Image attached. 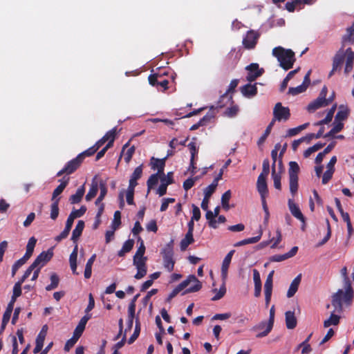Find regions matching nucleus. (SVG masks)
<instances>
[{
    "instance_id": "nucleus-1",
    "label": "nucleus",
    "mask_w": 354,
    "mask_h": 354,
    "mask_svg": "<svg viewBox=\"0 0 354 354\" xmlns=\"http://www.w3.org/2000/svg\"><path fill=\"white\" fill-rule=\"evenodd\" d=\"M138 241H140V246L137 250L135 255L133 256V263L136 266L138 272L134 276L136 279H140L143 278L147 272V257H145V246L143 241L140 237L138 238Z\"/></svg>"
},
{
    "instance_id": "nucleus-2",
    "label": "nucleus",
    "mask_w": 354,
    "mask_h": 354,
    "mask_svg": "<svg viewBox=\"0 0 354 354\" xmlns=\"http://www.w3.org/2000/svg\"><path fill=\"white\" fill-rule=\"evenodd\" d=\"M272 55L277 57L280 66L285 70L291 68L295 61L294 52L281 46L272 49Z\"/></svg>"
},
{
    "instance_id": "nucleus-3",
    "label": "nucleus",
    "mask_w": 354,
    "mask_h": 354,
    "mask_svg": "<svg viewBox=\"0 0 354 354\" xmlns=\"http://www.w3.org/2000/svg\"><path fill=\"white\" fill-rule=\"evenodd\" d=\"M191 283H194V286L189 287L187 290H185V291L183 292V295L188 292H197L202 287L201 282L194 275H189L186 280L181 282L175 289L173 290V291L168 296L167 301H170L174 297H175L178 295L179 292H180L186 287H187L189 284Z\"/></svg>"
},
{
    "instance_id": "nucleus-4",
    "label": "nucleus",
    "mask_w": 354,
    "mask_h": 354,
    "mask_svg": "<svg viewBox=\"0 0 354 354\" xmlns=\"http://www.w3.org/2000/svg\"><path fill=\"white\" fill-rule=\"evenodd\" d=\"M343 290H339L336 293L333 295L332 305L334 306L335 310L331 313L330 317L324 321V326L328 328L331 325H337L339 322V317L335 315V312L340 313L342 310V300H344L342 297Z\"/></svg>"
},
{
    "instance_id": "nucleus-5",
    "label": "nucleus",
    "mask_w": 354,
    "mask_h": 354,
    "mask_svg": "<svg viewBox=\"0 0 354 354\" xmlns=\"http://www.w3.org/2000/svg\"><path fill=\"white\" fill-rule=\"evenodd\" d=\"M173 246L174 241L171 240V241L163 248L161 252L163 258L164 268L169 272L174 270L175 265Z\"/></svg>"
},
{
    "instance_id": "nucleus-6",
    "label": "nucleus",
    "mask_w": 354,
    "mask_h": 354,
    "mask_svg": "<svg viewBox=\"0 0 354 354\" xmlns=\"http://www.w3.org/2000/svg\"><path fill=\"white\" fill-rule=\"evenodd\" d=\"M274 306H272L270 310V317L268 322H262L260 324H259L257 326H256L257 329H260L261 328H263L265 326H266V330L263 332L259 333L257 335V337L261 338L266 337L268 335V333L271 331L273 324H274Z\"/></svg>"
},
{
    "instance_id": "nucleus-7",
    "label": "nucleus",
    "mask_w": 354,
    "mask_h": 354,
    "mask_svg": "<svg viewBox=\"0 0 354 354\" xmlns=\"http://www.w3.org/2000/svg\"><path fill=\"white\" fill-rule=\"evenodd\" d=\"M341 273L344 277L345 292H343L342 297L345 302H350L353 297V290L351 287V283L347 275V268L344 267L341 270Z\"/></svg>"
},
{
    "instance_id": "nucleus-8",
    "label": "nucleus",
    "mask_w": 354,
    "mask_h": 354,
    "mask_svg": "<svg viewBox=\"0 0 354 354\" xmlns=\"http://www.w3.org/2000/svg\"><path fill=\"white\" fill-rule=\"evenodd\" d=\"M273 115L274 122L278 121H286L289 119L290 113V110L288 107H284L281 105V103L278 102L275 104L273 110Z\"/></svg>"
},
{
    "instance_id": "nucleus-9",
    "label": "nucleus",
    "mask_w": 354,
    "mask_h": 354,
    "mask_svg": "<svg viewBox=\"0 0 354 354\" xmlns=\"http://www.w3.org/2000/svg\"><path fill=\"white\" fill-rule=\"evenodd\" d=\"M259 36V34L254 30L248 31L243 39V45L247 49L254 48L257 43Z\"/></svg>"
},
{
    "instance_id": "nucleus-10",
    "label": "nucleus",
    "mask_w": 354,
    "mask_h": 354,
    "mask_svg": "<svg viewBox=\"0 0 354 354\" xmlns=\"http://www.w3.org/2000/svg\"><path fill=\"white\" fill-rule=\"evenodd\" d=\"M245 69L248 71V75L246 76V80L249 82L254 81L257 77H260L264 70L263 68H259V64L256 63H252L246 66Z\"/></svg>"
},
{
    "instance_id": "nucleus-11",
    "label": "nucleus",
    "mask_w": 354,
    "mask_h": 354,
    "mask_svg": "<svg viewBox=\"0 0 354 354\" xmlns=\"http://www.w3.org/2000/svg\"><path fill=\"white\" fill-rule=\"evenodd\" d=\"M333 100V95L331 97L326 99V98H322L321 97H318L316 100L310 102L308 105V111L310 112H314L317 109L326 106L329 104Z\"/></svg>"
},
{
    "instance_id": "nucleus-12",
    "label": "nucleus",
    "mask_w": 354,
    "mask_h": 354,
    "mask_svg": "<svg viewBox=\"0 0 354 354\" xmlns=\"http://www.w3.org/2000/svg\"><path fill=\"white\" fill-rule=\"evenodd\" d=\"M343 61L346 59V66L344 68V73L348 74L352 68L354 61V52L352 49L348 47L346 50L343 49Z\"/></svg>"
},
{
    "instance_id": "nucleus-13",
    "label": "nucleus",
    "mask_w": 354,
    "mask_h": 354,
    "mask_svg": "<svg viewBox=\"0 0 354 354\" xmlns=\"http://www.w3.org/2000/svg\"><path fill=\"white\" fill-rule=\"evenodd\" d=\"M53 253L51 250L42 252L32 263L36 267L41 268L53 257Z\"/></svg>"
},
{
    "instance_id": "nucleus-14",
    "label": "nucleus",
    "mask_w": 354,
    "mask_h": 354,
    "mask_svg": "<svg viewBox=\"0 0 354 354\" xmlns=\"http://www.w3.org/2000/svg\"><path fill=\"white\" fill-rule=\"evenodd\" d=\"M354 44V23L346 29V33L342 37V47L340 49L345 50V47Z\"/></svg>"
},
{
    "instance_id": "nucleus-15",
    "label": "nucleus",
    "mask_w": 354,
    "mask_h": 354,
    "mask_svg": "<svg viewBox=\"0 0 354 354\" xmlns=\"http://www.w3.org/2000/svg\"><path fill=\"white\" fill-rule=\"evenodd\" d=\"M343 49H339L335 55L333 59V68L329 73V77L332 76L333 73L341 68L343 64Z\"/></svg>"
},
{
    "instance_id": "nucleus-16",
    "label": "nucleus",
    "mask_w": 354,
    "mask_h": 354,
    "mask_svg": "<svg viewBox=\"0 0 354 354\" xmlns=\"http://www.w3.org/2000/svg\"><path fill=\"white\" fill-rule=\"evenodd\" d=\"M83 161V154H79L75 158L69 161L65 166L66 174H71L74 172Z\"/></svg>"
},
{
    "instance_id": "nucleus-17",
    "label": "nucleus",
    "mask_w": 354,
    "mask_h": 354,
    "mask_svg": "<svg viewBox=\"0 0 354 354\" xmlns=\"http://www.w3.org/2000/svg\"><path fill=\"white\" fill-rule=\"evenodd\" d=\"M238 84H239L238 80H233L231 81L227 92L221 97V100L218 102L217 108H222L224 106V104H223L221 103V102L223 100L227 99L228 101H231L232 100V97L229 96L228 93L234 92V91L235 88L237 86Z\"/></svg>"
},
{
    "instance_id": "nucleus-18",
    "label": "nucleus",
    "mask_w": 354,
    "mask_h": 354,
    "mask_svg": "<svg viewBox=\"0 0 354 354\" xmlns=\"http://www.w3.org/2000/svg\"><path fill=\"white\" fill-rule=\"evenodd\" d=\"M288 207L291 214L304 224L305 218L300 211L299 207L294 203L293 200H288Z\"/></svg>"
},
{
    "instance_id": "nucleus-19",
    "label": "nucleus",
    "mask_w": 354,
    "mask_h": 354,
    "mask_svg": "<svg viewBox=\"0 0 354 354\" xmlns=\"http://www.w3.org/2000/svg\"><path fill=\"white\" fill-rule=\"evenodd\" d=\"M257 188L259 192L261 197H266L268 194V187L266 183V178L263 175H259L257 182Z\"/></svg>"
},
{
    "instance_id": "nucleus-20",
    "label": "nucleus",
    "mask_w": 354,
    "mask_h": 354,
    "mask_svg": "<svg viewBox=\"0 0 354 354\" xmlns=\"http://www.w3.org/2000/svg\"><path fill=\"white\" fill-rule=\"evenodd\" d=\"M90 317H91L88 315H85L80 319L78 325L75 328L74 333H73L74 337H75L76 339H78L80 338V337L82 335L83 331L84 330L86 324L87 322L88 321V319H90Z\"/></svg>"
},
{
    "instance_id": "nucleus-21",
    "label": "nucleus",
    "mask_w": 354,
    "mask_h": 354,
    "mask_svg": "<svg viewBox=\"0 0 354 354\" xmlns=\"http://www.w3.org/2000/svg\"><path fill=\"white\" fill-rule=\"evenodd\" d=\"M160 77H161V76L158 74H153V75H149V84L152 86H160L161 87H162L164 88V90H165L167 88V85H168L169 82L167 80H163L160 81L158 79Z\"/></svg>"
},
{
    "instance_id": "nucleus-22",
    "label": "nucleus",
    "mask_w": 354,
    "mask_h": 354,
    "mask_svg": "<svg viewBox=\"0 0 354 354\" xmlns=\"http://www.w3.org/2000/svg\"><path fill=\"white\" fill-rule=\"evenodd\" d=\"M234 252V250H231L225 257L221 267V274L223 279L225 280L227 276V270L229 268L232 255Z\"/></svg>"
},
{
    "instance_id": "nucleus-23",
    "label": "nucleus",
    "mask_w": 354,
    "mask_h": 354,
    "mask_svg": "<svg viewBox=\"0 0 354 354\" xmlns=\"http://www.w3.org/2000/svg\"><path fill=\"white\" fill-rule=\"evenodd\" d=\"M221 179V174H218V176L214 178L211 185L207 187L204 189V196L210 198L212 194L215 192L217 186L218 182Z\"/></svg>"
},
{
    "instance_id": "nucleus-24",
    "label": "nucleus",
    "mask_w": 354,
    "mask_h": 354,
    "mask_svg": "<svg viewBox=\"0 0 354 354\" xmlns=\"http://www.w3.org/2000/svg\"><path fill=\"white\" fill-rule=\"evenodd\" d=\"M142 174V165H140L135 169L134 171L131 176L129 186L136 187V186L137 185V180L141 178Z\"/></svg>"
},
{
    "instance_id": "nucleus-25",
    "label": "nucleus",
    "mask_w": 354,
    "mask_h": 354,
    "mask_svg": "<svg viewBox=\"0 0 354 354\" xmlns=\"http://www.w3.org/2000/svg\"><path fill=\"white\" fill-rule=\"evenodd\" d=\"M301 274H299L296 278L294 279V280L290 283V286L289 287V289L287 292V297L288 298H290L294 296V295L296 293V292L298 290L299 283L301 282Z\"/></svg>"
},
{
    "instance_id": "nucleus-26",
    "label": "nucleus",
    "mask_w": 354,
    "mask_h": 354,
    "mask_svg": "<svg viewBox=\"0 0 354 354\" xmlns=\"http://www.w3.org/2000/svg\"><path fill=\"white\" fill-rule=\"evenodd\" d=\"M286 324L288 329H293L297 326V319L294 312L288 311L286 313Z\"/></svg>"
},
{
    "instance_id": "nucleus-27",
    "label": "nucleus",
    "mask_w": 354,
    "mask_h": 354,
    "mask_svg": "<svg viewBox=\"0 0 354 354\" xmlns=\"http://www.w3.org/2000/svg\"><path fill=\"white\" fill-rule=\"evenodd\" d=\"M241 93L244 96L252 97L257 94V88L256 84H246L241 88Z\"/></svg>"
},
{
    "instance_id": "nucleus-28",
    "label": "nucleus",
    "mask_w": 354,
    "mask_h": 354,
    "mask_svg": "<svg viewBox=\"0 0 354 354\" xmlns=\"http://www.w3.org/2000/svg\"><path fill=\"white\" fill-rule=\"evenodd\" d=\"M85 192L84 185L77 189L76 193L71 196L69 201L71 204L78 203L81 201Z\"/></svg>"
},
{
    "instance_id": "nucleus-29",
    "label": "nucleus",
    "mask_w": 354,
    "mask_h": 354,
    "mask_svg": "<svg viewBox=\"0 0 354 354\" xmlns=\"http://www.w3.org/2000/svg\"><path fill=\"white\" fill-rule=\"evenodd\" d=\"M77 245L69 257L70 266L73 274H77Z\"/></svg>"
},
{
    "instance_id": "nucleus-30",
    "label": "nucleus",
    "mask_w": 354,
    "mask_h": 354,
    "mask_svg": "<svg viewBox=\"0 0 354 354\" xmlns=\"http://www.w3.org/2000/svg\"><path fill=\"white\" fill-rule=\"evenodd\" d=\"M36 242H37V240L35 239V237H31L29 239L28 244L26 245V254L22 257L26 261H27L32 256Z\"/></svg>"
},
{
    "instance_id": "nucleus-31",
    "label": "nucleus",
    "mask_w": 354,
    "mask_h": 354,
    "mask_svg": "<svg viewBox=\"0 0 354 354\" xmlns=\"http://www.w3.org/2000/svg\"><path fill=\"white\" fill-rule=\"evenodd\" d=\"M84 227V222L83 221H79L73 230L72 233V240L75 242L79 237L81 236L82 231Z\"/></svg>"
},
{
    "instance_id": "nucleus-32",
    "label": "nucleus",
    "mask_w": 354,
    "mask_h": 354,
    "mask_svg": "<svg viewBox=\"0 0 354 354\" xmlns=\"http://www.w3.org/2000/svg\"><path fill=\"white\" fill-rule=\"evenodd\" d=\"M349 114V109L347 106L341 105L339 111L335 115V121H342L346 120Z\"/></svg>"
},
{
    "instance_id": "nucleus-33",
    "label": "nucleus",
    "mask_w": 354,
    "mask_h": 354,
    "mask_svg": "<svg viewBox=\"0 0 354 354\" xmlns=\"http://www.w3.org/2000/svg\"><path fill=\"white\" fill-rule=\"evenodd\" d=\"M151 160L154 161V162H152V169H158L157 174H159L160 175L163 174L164 167H165V158L158 159V158H155L153 157L151 158Z\"/></svg>"
},
{
    "instance_id": "nucleus-34",
    "label": "nucleus",
    "mask_w": 354,
    "mask_h": 354,
    "mask_svg": "<svg viewBox=\"0 0 354 354\" xmlns=\"http://www.w3.org/2000/svg\"><path fill=\"white\" fill-rule=\"evenodd\" d=\"M194 241L193 234L187 232L185 237L180 241V250L185 251L188 245L192 244Z\"/></svg>"
},
{
    "instance_id": "nucleus-35",
    "label": "nucleus",
    "mask_w": 354,
    "mask_h": 354,
    "mask_svg": "<svg viewBox=\"0 0 354 354\" xmlns=\"http://www.w3.org/2000/svg\"><path fill=\"white\" fill-rule=\"evenodd\" d=\"M214 117V113L207 114L202 119H201L198 123L192 126V127L190 128V130H192V131L196 130L198 128H199L200 127L206 124V123L207 122H209Z\"/></svg>"
},
{
    "instance_id": "nucleus-36",
    "label": "nucleus",
    "mask_w": 354,
    "mask_h": 354,
    "mask_svg": "<svg viewBox=\"0 0 354 354\" xmlns=\"http://www.w3.org/2000/svg\"><path fill=\"white\" fill-rule=\"evenodd\" d=\"M96 258V254H94L92 255V257L88 260L85 270H84V277L86 279H89L91 276L92 272V266L93 264V262L95 261Z\"/></svg>"
},
{
    "instance_id": "nucleus-37",
    "label": "nucleus",
    "mask_w": 354,
    "mask_h": 354,
    "mask_svg": "<svg viewBox=\"0 0 354 354\" xmlns=\"http://www.w3.org/2000/svg\"><path fill=\"white\" fill-rule=\"evenodd\" d=\"M289 178H298V173L299 172V165L294 161H291L289 163Z\"/></svg>"
},
{
    "instance_id": "nucleus-38",
    "label": "nucleus",
    "mask_w": 354,
    "mask_h": 354,
    "mask_svg": "<svg viewBox=\"0 0 354 354\" xmlns=\"http://www.w3.org/2000/svg\"><path fill=\"white\" fill-rule=\"evenodd\" d=\"M335 109H336V105L333 106L332 108L328 111V112L326 115V117L324 120H320L318 122H317L315 124V125L321 126L324 124L329 123L333 119Z\"/></svg>"
},
{
    "instance_id": "nucleus-39",
    "label": "nucleus",
    "mask_w": 354,
    "mask_h": 354,
    "mask_svg": "<svg viewBox=\"0 0 354 354\" xmlns=\"http://www.w3.org/2000/svg\"><path fill=\"white\" fill-rule=\"evenodd\" d=\"M68 183V178L64 181H62L61 184L53 191V196H52V201H55V200H57L58 198H56L59 194H62V192L64 191L66 185Z\"/></svg>"
},
{
    "instance_id": "nucleus-40",
    "label": "nucleus",
    "mask_w": 354,
    "mask_h": 354,
    "mask_svg": "<svg viewBox=\"0 0 354 354\" xmlns=\"http://www.w3.org/2000/svg\"><path fill=\"white\" fill-rule=\"evenodd\" d=\"M231 191L230 190H227L226 191L223 195H222V197H221V204H222V206L223 207V209H225V210H228L230 209V205H229V201L231 198Z\"/></svg>"
},
{
    "instance_id": "nucleus-41",
    "label": "nucleus",
    "mask_w": 354,
    "mask_h": 354,
    "mask_svg": "<svg viewBox=\"0 0 354 354\" xmlns=\"http://www.w3.org/2000/svg\"><path fill=\"white\" fill-rule=\"evenodd\" d=\"M97 191H98L97 183L96 182H93L88 194L86 195V200L87 201H89L92 198H93L96 196Z\"/></svg>"
},
{
    "instance_id": "nucleus-42",
    "label": "nucleus",
    "mask_w": 354,
    "mask_h": 354,
    "mask_svg": "<svg viewBox=\"0 0 354 354\" xmlns=\"http://www.w3.org/2000/svg\"><path fill=\"white\" fill-rule=\"evenodd\" d=\"M116 133V129L114 128L111 129V131H108L103 138H106L105 140L109 141L108 144L106 145L107 147H111L113 145V143L115 140V136Z\"/></svg>"
},
{
    "instance_id": "nucleus-43",
    "label": "nucleus",
    "mask_w": 354,
    "mask_h": 354,
    "mask_svg": "<svg viewBox=\"0 0 354 354\" xmlns=\"http://www.w3.org/2000/svg\"><path fill=\"white\" fill-rule=\"evenodd\" d=\"M325 145V143H317L314 145L313 147H309L308 149H306L304 153V156L305 158L309 157L313 153L321 149Z\"/></svg>"
},
{
    "instance_id": "nucleus-44",
    "label": "nucleus",
    "mask_w": 354,
    "mask_h": 354,
    "mask_svg": "<svg viewBox=\"0 0 354 354\" xmlns=\"http://www.w3.org/2000/svg\"><path fill=\"white\" fill-rule=\"evenodd\" d=\"M59 199L55 200V201H53V203L50 206V218L53 220H55L59 215Z\"/></svg>"
},
{
    "instance_id": "nucleus-45",
    "label": "nucleus",
    "mask_w": 354,
    "mask_h": 354,
    "mask_svg": "<svg viewBox=\"0 0 354 354\" xmlns=\"http://www.w3.org/2000/svg\"><path fill=\"white\" fill-rule=\"evenodd\" d=\"M274 120H272L270 123L267 127V128H266L264 133L263 134V136L259 139V140H258V145H262L265 142V140H266L267 137L270 133L272 128L274 126Z\"/></svg>"
},
{
    "instance_id": "nucleus-46",
    "label": "nucleus",
    "mask_w": 354,
    "mask_h": 354,
    "mask_svg": "<svg viewBox=\"0 0 354 354\" xmlns=\"http://www.w3.org/2000/svg\"><path fill=\"white\" fill-rule=\"evenodd\" d=\"M272 176L274 181V186L276 189L280 190L281 189V175L276 173L275 168L272 169Z\"/></svg>"
},
{
    "instance_id": "nucleus-47",
    "label": "nucleus",
    "mask_w": 354,
    "mask_h": 354,
    "mask_svg": "<svg viewBox=\"0 0 354 354\" xmlns=\"http://www.w3.org/2000/svg\"><path fill=\"white\" fill-rule=\"evenodd\" d=\"M213 292L216 293V295L212 297V301H217L221 299L226 292V288L225 287V284L223 283L220 289L218 290L216 288L213 290Z\"/></svg>"
},
{
    "instance_id": "nucleus-48",
    "label": "nucleus",
    "mask_w": 354,
    "mask_h": 354,
    "mask_svg": "<svg viewBox=\"0 0 354 354\" xmlns=\"http://www.w3.org/2000/svg\"><path fill=\"white\" fill-rule=\"evenodd\" d=\"M239 111V106L237 105H233L230 107L227 108L224 114L225 116L229 118H233L236 116Z\"/></svg>"
},
{
    "instance_id": "nucleus-49",
    "label": "nucleus",
    "mask_w": 354,
    "mask_h": 354,
    "mask_svg": "<svg viewBox=\"0 0 354 354\" xmlns=\"http://www.w3.org/2000/svg\"><path fill=\"white\" fill-rule=\"evenodd\" d=\"M306 85L301 84L297 87H290L288 90V93L289 94H291L292 95H296L304 92L306 90Z\"/></svg>"
},
{
    "instance_id": "nucleus-50",
    "label": "nucleus",
    "mask_w": 354,
    "mask_h": 354,
    "mask_svg": "<svg viewBox=\"0 0 354 354\" xmlns=\"http://www.w3.org/2000/svg\"><path fill=\"white\" fill-rule=\"evenodd\" d=\"M121 214L120 211H116L114 213V218L112 222L111 227L113 228V230H116L121 224Z\"/></svg>"
},
{
    "instance_id": "nucleus-51",
    "label": "nucleus",
    "mask_w": 354,
    "mask_h": 354,
    "mask_svg": "<svg viewBox=\"0 0 354 354\" xmlns=\"http://www.w3.org/2000/svg\"><path fill=\"white\" fill-rule=\"evenodd\" d=\"M100 194L95 201L96 205H97L100 203H101L102 201L104 199V198L105 197V196L107 193V189H106V187L104 183H101L100 185Z\"/></svg>"
},
{
    "instance_id": "nucleus-52",
    "label": "nucleus",
    "mask_w": 354,
    "mask_h": 354,
    "mask_svg": "<svg viewBox=\"0 0 354 354\" xmlns=\"http://www.w3.org/2000/svg\"><path fill=\"white\" fill-rule=\"evenodd\" d=\"M23 282H21V281H19L17 282L13 288V295L12 297V299L13 301H15V299L17 297H19L21 294V284Z\"/></svg>"
},
{
    "instance_id": "nucleus-53",
    "label": "nucleus",
    "mask_w": 354,
    "mask_h": 354,
    "mask_svg": "<svg viewBox=\"0 0 354 354\" xmlns=\"http://www.w3.org/2000/svg\"><path fill=\"white\" fill-rule=\"evenodd\" d=\"M140 332V324L139 321L136 320L134 333H133V335L131 336V337L128 340V343L129 344H132L138 338V337L139 336Z\"/></svg>"
},
{
    "instance_id": "nucleus-54",
    "label": "nucleus",
    "mask_w": 354,
    "mask_h": 354,
    "mask_svg": "<svg viewBox=\"0 0 354 354\" xmlns=\"http://www.w3.org/2000/svg\"><path fill=\"white\" fill-rule=\"evenodd\" d=\"M290 181V191L292 194H295L298 189V178H289Z\"/></svg>"
},
{
    "instance_id": "nucleus-55",
    "label": "nucleus",
    "mask_w": 354,
    "mask_h": 354,
    "mask_svg": "<svg viewBox=\"0 0 354 354\" xmlns=\"http://www.w3.org/2000/svg\"><path fill=\"white\" fill-rule=\"evenodd\" d=\"M134 189L133 187H128L126 193L127 202L129 205L133 204V195H134Z\"/></svg>"
},
{
    "instance_id": "nucleus-56",
    "label": "nucleus",
    "mask_w": 354,
    "mask_h": 354,
    "mask_svg": "<svg viewBox=\"0 0 354 354\" xmlns=\"http://www.w3.org/2000/svg\"><path fill=\"white\" fill-rule=\"evenodd\" d=\"M160 177L159 174H152L147 180L148 189H151L158 183V178Z\"/></svg>"
},
{
    "instance_id": "nucleus-57",
    "label": "nucleus",
    "mask_w": 354,
    "mask_h": 354,
    "mask_svg": "<svg viewBox=\"0 0 354 354\" xmlns=\"http://www.w3.org/2000/svg\"><path fill=\"white\" fill-rule=\"evenodd\" d=\"M171 184V181L168 180L167 183H165V180H162V183H161L158 189V194L162 196L165 195L167 192V187L169 185Z\"/></svg>"
},
{
    "instance_id": "nucleus-58",
    "label": "nucleus",
    "mask_w": 354,
    "mask_h": 354,
    "mask_svg": "<svg viewBox=\"0 0 354 354\" xmlns=\"http://www.w3.org/2000/svg\"><path fill=\"white\" fill-rule=\"evenodd\" d=\"M326 223H327V234L325 236V237L322 239V241L317 244V247L322 246L324 244H325L330 238L331 229H330V225L328 220H326Z\"/></svg>"
},
{
    "instance_id": "nucleus-59",
    "label": "nucleus",
    "mask_w": 354,
    "mask_h": 354,
    "mask_svg": "<svg viewBox=\"0 0 354 354\" xmlns=\"http://www.w3.org/2000/svg\"><path fill=\"white\" fill-rule=\"evenodd\" d=\"M26 262V261L25 259H24L23 258H21L20 259H19L18 261H17L15 264L12 266V276H15V274H16L17 270L21 267Z\"/></svg>"
},
{
    "instance_id": "nucleus-60",
    "label": "nucleus",
    "mask_w": 354,
    "mask_h": 354,
    "mask_svg": "<svg viewBox=\"0 0 354 354\" xmlns=\"http://www.w3.org/2000/svg\"><path fill=\"white\" fill-rule=\"evenodd\" d=\"M135 152V147L132 146L130 148H129L127 151L124 154V158L127 163L129 162L131 160L133 153Z\"/></svg>"
},
{
    "instance_id": "nucleus-61",
    "label": "nucleus",
    "mask_w": 354,
    "mask_h": 354,
    "mask_svg": "<svg viewBox=\"0 0 354 354\" xmlns=\"http://www.w3.org/2000/svg\"><path fill=\"white\" fill-rule=\"evenodd\" d=\"M270 171V163L268 159H266L263 162V170L260 175H263V177H267Z\"/></svg>"
},
{
    "instance_id": "nucleus-62",
    "label": "nucleus",
    "mask_w": 354,
    "mask_h": 354,
    "mask_svg": "<svg viewBox=\"0 0 354 354\" xmlns=\"http://www.w3.org/2000/svg\"><path fill=\"white\" fill-rule=\"evenodd\" d=\"M45 337L46 331L44 330V328H42L36 339V344L43 346Z\"/></svg>"
},
{
    "instance_id": "nucleus-63",
    "label": "nucleus",
    "mask_w": 354,
    "mask_h": 354,
    "mask_svg": "<svg viewBox=\"0 0 354 354\" xmlns=\"http://www.w3.org/2000/svg\"><path fill=\"white\" fill-rule=\"evenodd\" d=\"M253 272V280L254 283V286H261V281L260 277V274L259 271L256 269L252 270Z\"/></svg>"
},
{
    "instance_id": "nucleus-64",
    "label": "nucleus",
    "mask_w": 354,
    "mask_h": 354,
    "mask_svg": "<svg viewBox=\"0 0 354 354\" xmlns=\"http://www.w3.org/2000/svg\"><path fill=\"white\" fill-rule=\"evenodd\" d=\"M198 179V178H195L194 179V178H188L187 179L184 183H183V188L187 191L188 189H191L194 185V183L195 181Z\"/></svg>"
}]
</instances>
